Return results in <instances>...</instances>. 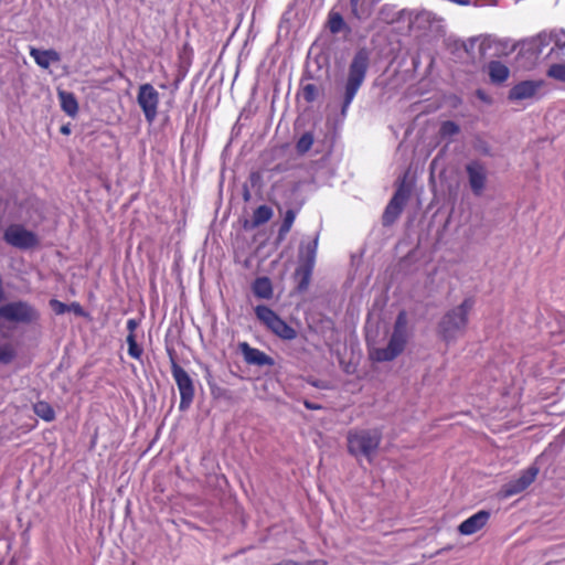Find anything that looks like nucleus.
<instances>
[{"instance_id": "39448f33", "label": "nucleus", "mask_w": 565, "mask_h": 565, "mask_svg": "<svg viewBox=\"0 0 565 565\" xmlns=\"http://www.w3.org/2000/svg\"><path fill=\"white\" fill-rule=\"evenodd\" d=\"M254 311L259 322L279 339L291 341L297 338L296 329L289 326L269 307L259 305L255 307Z\"/></svg>"}, {"instance_id": "423d86ee", "label": "nucleus", "mask_w": 565, "mask_h": 565, "mask_svg": "<svg viewBox=\"0 0 565 565\" xmlns=\"http://www.w3.org/2000/svg\"><path fill=\"white\" fill-rule=\"evenodd\" d=\"M0 318L12 323L32 324L40 319V312L30 302L15 300L0 306Z\"/></svg>"}, {"instance_id": "2f4dec72", "label": "nucleus", "mask_w": 565, "mask_h": 565, "mask_svg": "<svg viewBox=\"0 0 565 565\" xmlns=\"http://www.w3.org/2000/svg\"><path fill=\"white\" fill-rule=\"evenodd\" d=\"M460 131L459 126L451 120L444 121L440 126L439 132L441 137H452Z\"/></svg>"}, {"instance_id": "6ab92c4d", "label": "nucleus", "mask_w": 565, "mask_h": 565, "mask_svg": "<svg viewBox=\"0 0 565 565\" xmlns=\"http://www.w3.org/2000/svg\"><path fill=\"white\" fill-rule=\"evenodd\" d=\"M58 99L63 111L71 117H75L78 111V103L75 96L72 93L61 90L58 92Z\"/></svg>"}, {"instance_id": "1a4fd4ad", "label": "nucleus", "mask_w": 565, "mask_h": 565, "mask_svg": "<svg viewBox=\"0 0 565 565\" xmlns=\"http://www.w3.org/2000/svg\"><path fill=\"white\" fill-rule=\"evenodd\" d=\"M171 373L180 392V411H186L194 398V384L188 372L172 361Z\"/></svg>"}, {"instance_id": "79ce46f5", "label": "nucleus", "mask_w": 565, "mask_h": 565, "mask_svg": "<svg viewBox=\"0 0 565 565\" xmlns=\"http://www.w3.org/2000/svg\"><path fill=\"white\" fill-rule=\"evenodd\" d=\"M62 132L67 134L68 132V128L67 127H63L62 128Z\"/></svg>"}, {"instance_id": "e433bc0d", "label": "nucleus", "mask_w": 565, "mask_h": 565, "mask_svg": "<svg viewBox=\"0 0 565 565\" xmlns=\"http://www.w3.org/2000/svg\"><path fill=\"white\" fill-rule=\"evenodd\" d=\"M50 306L56 315H63L67 311V306L56 299H52Z\"/></svg>"}, {"instance_id": "7c9ffc66", "label": "nucleus", "mask_w": 565, "mask_h": 565, "mask_svg": "<svg viewBox=\"0 0 565 565\" xmlns=\"http://www.w3.org/2000/svg\"><path fill=\"white\" fill-rule=\"evenodd\" d=\"M402 211L394 206L392 203L388 202L384 214H383V223L385 225H390L395 222V220L399 216Z\"/></svg>"}, {"instance_id": "f03ea898", "label": "nucleus", "mask_w": 565, "mask_h": 565, "mask_svg": "<svg viewBox=\"0 0 565 565\" xmlns=\"http://www.w3.org/2000/svg\"><path fill=\"white\" fill-rule=\"evenodd\" d=\"M473 306V298L468 297L459 306L445 313L439 323V331L446 342L455 341L465 333L468 324V315Z\"/></svg>"}, {"instance_id": "a211bd4d", "label": "nucleus", "mask_w": 565, "mask_h": 565, "mask_svg": "<svg viewBox=\"0 0 565 565\" xmlns=\"http://www.w3.org/2000/svg\"><path fill=\"white\" fill-rule=\"evenodd\" d=\"M488 74L491 83L502 84L510 75V70L500 61H491L488 64Z\"/></svg>"}, {"instance_id": "0eeeda50", "label": "nucleus", "mask_w": 565, "mask_h": 565, "mask_svg": "<svg viewBox=\"0 0 565 565\" xmlns=\"http://www.w3.org/2000/svg\"><path fill=\"white\" fill-rule=\"evenodd\" d=\"M468 184L475 196H481L488 185L489 170L486 162L471 159L465 164Z\"/></svg>"}, {"instance_id": "393cba45", "label": "nucleus", "mask_w": 565, "mask_h": 565, "mask_svg": "<svg viewBox=\"0 0 565 565\" xmlns=\"http://www.w3.org/2000/svg\"><path fill=\"white\" fill-rule=\"evenodd\" d=\"M34 413L45 422H52L55 418V412L53 407L44 401H40L33 406Z\"/></svg>"}, {"instance_id": "c85d7f7f", "label": "nucleus", "mask_w": 565, "mask_h": 565, "mask_svg": "<svg viewBox=\"0 0 565 565\" xmlns=\"http://www.w3.org/2000/svg\"><path fill=\"white\" fill-rule=\"evenodd\" d=\"M126 342L128 344V354L136 360H140L142 355V348L138 345L136 334H128Z\"/></svg>"}, {"instance_id": "a19ab883", "label": "nucleus", "mask_w": 565, "mask_h": 565, "mask_svg": "<svg viewBox=\"0 0 565 565\" xmlns=\"http://www.w3.org/2000/svg\"><path fill=\"white\" fill-rule=\"evenodd\" d=\"M305 406L308 408V409H318L320 408L318 405H315L310 402H305Z\"/></svg>"}, {"instance_id": "ea45409f", "label": "nucleus", "mask_w": 565, "mask_h": 565, "mask_svg": "<svg viewBox=\"0 0 565 565\" xmlns=\"http://www.w3.org/2000/svg\"><path fill=\"white\" fill-rule=\"evenodd\" d=\"M360 0H350L353 14L358 15V4Z\"/></svg>"}, {"instance_id": "a878e982", "label": "nucleus", "mask_w": 565, "mask_h": 565, "mask_svg": "<svg viewBox=\"0 0 565 565\" xmlns=\"http://www.w3.org/2000/svg\"><path fill=\"white\" fill-rule=\"evenodd\" d=\"M552 33L554 46L548 52L547 56H552L553 54H555L556 57H559L562 51L565 49V30H553Z\"/></svg>"}, {"instance_id": "412c9836", "label": "nucleus", "mask_w": 565, "mask_h": 565, "mask_svg": "<svg viewBox=\"0 0 565 565\" xmlns=\"http://www.w3.org/2000/svg\"><path fill=\"white\" fill-rule=\"evenodd\" d=\"M18 356V350L12 342L0 341V364L8 365Z\"/></svg>"}, {"instance_id": "dca6fc26", "label": "nucleus", "mask_w": 565, "mask_h": 565, "mask_svg": "<svg viewBox=\"0 0 565 565\" xmlns=\"http://www.w3.org/2000/svg\"><path fill=\"white\" fill-rule=\"evenodd\" d=\"M30 55L34 58L35 63L42 68H49L51 63L60 61V55L54 50H39L35 47L30 49Z\"/></svg>"}, {"instance_id": "b1692460", "label": "nucleus", "mask_w": 565, "mask_h": 565, "mask_svg": "<svg viewBox=\"0 0 565 565\" xmlns=\"http://www.w3.org/2000/svg\"><path fill=\"white\" fill-rule=\"evenodd\" d=\"M328 26L332 34H338L344 30H348V25L343 17L339 12H330L328 19Z\"/></svg>"}, {"instance_id": "58836bf2", "label": "nucleus", "mask_w": 565, "mask_h": 565, "mask_svg": "<svg viewBox=\"0 0 565 565\" xmlns=\"http://www.w3.org/2000/svg\"><path fill=\"white\" fill-rule=\"evenodd\" d=\"M477 96L479 99L483 100V102H487L489 103L490 99L488 98V96L486 95V93L481 89L477 90Z\"/></svg>"}, {"instance_id": "9d476101", "label": "nucleus", "mask_w": 565, "mask_h": 565, "mask_svg": "<svg viewBox=\"0 0 565 565\" xmlns=\"http://www.w3.org/2000/svg\"><path fill=\"white\" fill-rule=\"evenodd\" d=\"M3 239L10 246L19 249H30L39 244L35 233L20 224L9 225L3 233Z\"/></svg>"}, {"instance_id": "c9c22d12", "label": "nucleus", "mask_w": 565, "mask_h": 565, "mask_svg": "<svg viewBox=\"0 0 565 565\" xmlns=\"http://www.w3.org/2000/svg\"><path fill=\"white\" fill-rule=\"evenodd\" d=\"M475 149L481 154L491 156V148L488 142L483 140H477L475 142Z\"/></svg>"}, {"instance_id": "f257e3e1", "label": "nucleus", "mask_w": 565, "mask_h": 565, "mask_svg": "<svg viewBox=\"0 0 565 565\" xmlns=\"http://www.w3.org/2000/svg\"><path fill=\"white\" fill-rule=\"evenodd\" d=\"M369 62L367 51L364 49L359 50L349 65L347 78L337 86V90L342 97L341 114L343 116L347 115L350 105L365 79Z\"/></svg>"}, {"instance_id": "ddd939ff", "label": "nucleus", "mask_w": 565, "mask_h": 565, "mask_svg": "<svg viewBox=\"0 0 565 565\" xmlns=\"http://www.w3.org/2000/svg\"><path fill=\"white\" fill-rule=\"evenodd\" d=\"M239 351L244 360L249 365L256 366H273L275 361L271 356L267 355L259 349L252 348L247 342L239 343Z\"/></svg>"}, {"instance_id": "20e7f679", "label": "nucleus", "mask_w": 565, "mask_h": 565, "mask_svg": "<svg viewBox=\"0 0 565 565\" xmlns=\"http://www.w3.org/2000/svg\"><path fill=\"white\" fill-rule=\"evenodd\" d=\"M407 316L405 311H401L395 320L393 333L385 348L375 349L372 352V359L377 362H388L398 356L405 349L408 340Z\"/></svg>"}, {"instance_id": "4be33fe9", "label": "nucleus", "mask_w": 565, "mask_h": 565, "mask_svg": "<svg viewBox=\"0 0 565 565\" xmlns=\"http://www.w3.org/2000/svg\"><path fill=\"white\" fill-rule=\"evenodd\" d=\"M312 265L307 264H299L298 268L296 269V277L298 280V289L299 290H306L309 286L310 278L313 270Z\"/></svg>"}, {"instance_id": "4468645a", "label": "nucleus", "mask_w": 565, "mask_h": 565, "mask_svg": "<svg viewBox=\"0 0 565 565\" xmlns=\"http://www.w3.org/2000/svg\"><path fill=\"white\" fill-rule=\"evenodd\" d=\"M490 519V512L480 510L460 523L458 531L462 535H472L486 526Z\"/></svg>"}, {"instance_id": "bb28decb", "label": "nucleus", "mask_w": 565, "mask_h": 565, "mask_svg": "<svg viewBox=\"0 0 565 565\" xmlns=\"http://www.w3.org/2000/svg\"><path fill=\"white\" fill-rule=\"evenodd\" d=\"M273 216V210L267 205L258 206L253 214V223L255 226L268 222Z\"/></svg>"}, {"instance_id": "cd10ccee", "label": "nucleus", "mask_w": 565, "mask_h": 565, "mask_svg": "<svg viewBox=\"0 0 565 565\" xmlns=\"http://www.w3.org/2000/svg\"><path fill=\"white\" fill-rule=\"evenodd\" d=\"M295 218H296V212L295 211L288 210L285 213L282 223H281V225L279 227V231H278V236H279L280 239H282L289 233V231L291 230L292 224L295 222Z\"/></svg>"}, {"instance_id": "f3484780", "label": "nucleus", "mask_w": 565, "mask_h": 565, "mask_svg": "<svg viewBox=\"0 0 565 565\" xmlns=\"http://www.w3.org/2000/svg\"><path fill=\"white\" fill-rule=\"evenodd\" d=\"M252 291L259 299L269 300L274 296V288L268 277H257L252 284Z\"/></svg>"}, {"instance_id": "2eb2a0df", "label": "nucleus", "mask_w": 565, "mask_h": 565, "mask_svg": "<svg viewBox=\"0 0 565 565\" xmlns=\"http://www.w3.org/2000/svg\"><path fill=\"white\" fill-rule=\"evenodd\" d=\"M319 236L316 235L312 239L302 241L299 248V263L315 266L318 249Z\"/></svg>"}, {"instance_id": "aec40b11", "label": "nucleus", "mask_w": 565, "mask_h": 565, "mask_svg": "<svg viewBox=\"0 0 565 565\" xmlns=\"http://www.w3.org/2000/svg\"><path fill=\"white\" fill-rule=\"evenodd\" d=\"M553 43V33L550 32H541L535 38H533L530 41V49L535 53L536 55H540L544 47Z\"/></svg>"}, {"instance_id": "7ed1b4c3", "label": "nucleus", "mask_w": 565, "mask_h": 565, "mask_svg": "<svg viewBox=\"0 0 565 565\" xmlns=\"http://www.w3.org/2000/svg\"><path fill=\"white\" fill-rule=\"evenodd\" d=\"M382 441V431L377 428L351 430L348 434V450L351 455L363 456L372 462Z\"/></svg>"}, {"instance_id": "72a5a7b5", "label": "nucleus", "mask_w": 565, "mask_h": 565, "mask_svg": "<svg viewBox=\"0 0 565 565\" xmlns=\"http://www.w3.org/2000/svg\"><path fill=\"white\" fill-rule=\"evenodd\" d=\"M553 321L558 324V328L554 330L551 327L550 333L552 335L562 337L565 333V316L561 315V313H555V315H553L552 321L550 322V324H552Z\"/></svg>"}, {"instance_id": "9b49d317", "label": "nucleus", "mask_w": 565, "mask_h": 565, "mask_svg": "<svg viewBox=\"0 0 565 565\" xmlns=\"http://www.w3.org/2000/svg\"><path fill=\"white\" fill-rule=\"evenodd\" d=\"M539 467L532 465L525 470L521 471L520 476L515 479L510 480L501 488V495L503 498H511L515 494L521 493L527 489L536 479L539 475Z\"/></svg>"}, {"instance_id": "473e14b6", "label": "nucleus", "mask_w": 565, "mask_h": 565, "mask_svg": "<svg viewBox=\"0 0 565 565\" xmlns=\"http://www.w3.org/2000/svg\"><path fill=\"white\" fill-rule=\"evenodd\" d=\"M547 76L561 82H565V63L551 65L547 70Z\"/></svg>"}, {"instance_id": "c756f323", "label": "nucleus", "mask_w": 565, "mask_h": 565, "mask_svg": "<svg viewBox=\"0 0 565 565\" xmlns=\"http://www.w3.org/2000/svg\"><path fill=\"white\" fill-rule=\"evenodd\" d=\"M313 145V135L311 132H305L297 141L296 149L300 154L306 153L310 150Z\"/></svg>"}, {"instance_id": "5701e85b", "label": "nucleus", "mask_w": 565, "mask_h": 565, "mask_svg": "<svg viewBox=\"0 0 565 565\" xmlns=\"http://www.w3.org/2000/svg\"><path fill=\"white\" fill-rule=\"evenodd\" d=\"M409 195H411V189L403 181L398 185V188H397L395 194L393 195V198L391 199L390 203H392L394 206H396L397 209L403 211V207L405 206Z\"/></svg>"}, {"instance_id": "f8f14e48", "label": "nucleus", "mask_w": 565, "mask_h": 565, "mask_svg": "<svg viewBox=\"0 0 565 565\" xmlns=\"http://www.w3.org/2000/svg\"><path fill=\"white\" fill-rule=\"evenodd\" d=\"M543 86L542 81H523L515 84L509 92L508 98L513 102H521L532 98Z\"/></svg>"}, {"instance_id": "4c0bfd02", "label": "nucleus", "mask_w": 565, "mask_h": 565, "mask_svg": "<svg viewBox=\"0 0 565 565\" xmlns=\"http://www.w3.org/2000/svg\"><path fill=\"white\" fill-rule=\"evenodd\" d=\"M139 326V321L137 319H128L127 321V330L128 334H135L136 329Z\"/></svg>"}, {"instance_id": "f704fd0d", "label": "nucleus", "mask_w": 565, "mask_h": 565, "mask_svg": "<svg viewBox=\"0 0 565 565\" xmlns=\"http://www.w3.org/2000/svg\"><path fill=\"white\" fill-rule=\"evenodd\" d=\"M302 96L308 102H313L318 96V88L315 84H307L302 88Z\"/></svg>"}, {"instance_id": "6e6552de", "label": "nucleus", "mask_w": 565, "mask_h": 565, "mask_svg": "<svg viewBox=\"0 0 565 565\" xmlns=\"http://www.w3.org/2000/svg\"><path fill=\"white\" fill-rule=\"evenodd\" d=\"M160 103L159 92L149 83L141 84L137 93V104L142 110L147 122L152 124L158 116Z\"/></svg>"}]
</instances>
